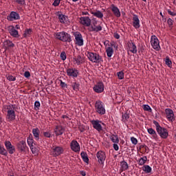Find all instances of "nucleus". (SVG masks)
I'll return each mask as SVG.
<instances>
[{"mask_svg": "<svg viewBox=\"0 0 176 176\" xmlns=\"http://www.w3.org/2000/svg\"><path fill=\"white\" fill-rule=\"evenodd\" d=\"M133 27L135 28L136 30H138L140 27H141V25L140 24V18H138V15L133 14Z\"/></svg>", "mask_w": 176, "mask_h": 176, "instance_id": "nucleus-19", "label": "nucleus"}, {"mask_svg": "<svg viewBox=\"0 0 176 176\" xmlns=\"http://www.w3.org/2000/svg\"><path fill=\"white\" fill-rule=\"evenodd\" d=\"M111 141L113 142V144H118L119 142V136L118 135H111L109 137Z\"/></svg>", "mask_w": 176, "mask_h": 176, "instance_id": "nucleus-29", "label": "nucleus"}, {"mask_svg": "<svg viewBox=\"0 0 176 176\" xmlns=\"http://www.w3.org/2000/svg\"><path fill=\"white\" fill-rule=\"evenodd\" d=\"M65 131V129L61 125H57L54 129V133L57 136L63 135Z\"/></svg>", "mask_w": 176, "mask_h": 176, "instance_id": "nucleus-22", "label": "nucleus"}, {"mask_svg": "<svg viewBox=\"0 0 176 176\" xmlns=\"http://www.w3.org/2000/svg\"><path fill=\"white\" fill-rule=\"evenodd\" d=\"M106 53L107 54V57H112V55L113 54V48L108 47L106 50Z\"/></svg>", "mask_w": 176, "mask_h": 176, "instance_id": "nucleus-36", "label": "nucleus"}, {"mask_svg": "<svg viewBox=\"0 0 176 176\" xmlns=\"http://www.w3.org/2000/svg\"><path fill=\"white\" fill-rule=\"evenodd\" d=\"M6 78L8 79V80H9L10 82H14V80H16V77L13 76L12 75H8L6 76Z\"/></svg>", "mask_w": 176, "mask_h": 176, "instance_id": "nucleus-46", "label": "nucleus"}, {"mask_svg": "<svg viewBox=\"0 0 176 176\" xmlns=\"http://www.w3.org/2000/svg\"><path fill=\"white\" fill-rule=\"evenodd\" d=\"M4 145L10 155H13V153L16 152V148H14V146L12 145V143L10 142L6 141L4 142Z\"/></svg>", "mask_w": 176, "mask_h": 176, "instance_id": "nucleus-12", "label": "nucleus"}, {"mask_svg": "<svg viewBox=\"0 0 176 176\" xmlns=\"http://www.w3.org/2000/svg\"><path fill=\"white\" fill-rule=\"evenodd\" d=\"M8 31L11 36H13V38H19V31L14 28V26L10 25Z\"/></svg>", "mask_w": 176, "mask_h": 176, "instance_id": "nucleus-23", "label": "nucleus"}, {"mask_svg": "<svg viewBox=\"0 0 176 176\" xmlns=\"http://www.w3.org/2000/svg\"><path fill=\"white\" fill-rule=\"evenodd\" d=\"M60 2H61V0H54L53 3L54 6H58L60 5Z\"/></svg>", "mask_w": 176, "mask_h": 176, "instance_id": "nucleus-54", "label": "nucleus"}, {"mask_svg": "<svg viewBox=\"0 0 176 176\" xmlns=\"http://www.w3.org/2000/svg\"><path fill=\"white\" fill-rule=\"evenodd\" d=\"M9 21H14V20H20V14L16 12L12 11L10 15L7 17Z\"/></svg>", "mask_w": 176, "mask_h": 176, "instance_id": "nucleus-17", "label": "nucleus"}, {"mask_svg": "<svg viewBox=\"0 0 176 176\" xmlns=\"http://www.w3.org/2000/svg\"><path fill=\"white\" fill-rule=\"evenodd\" d=\"M97 23H98L97 20L96 19L93 20L92 25H91L92 31L95 32H98V31H102V27H101V25L97 26Z\"/></svg>", "mask_w": 176, "mask_h": 176, "instance_id": "nucleus-21", "label": "nucleus"}, {"mask_svg": "<svg viewBox=\"0 0 176 176\" xmlns=\"http://www.w3.org/2000/svg\"><path fill=\"white\" fill-rule=\"evenodd\" d=\"M129 118H130V116L127 113H124L122 115V120L124 122H127V120H129Z\"/></svg>", "mask_w": 176, "mask_h": 176, "instance_id": "nucleus-47", "label": "nucleus"}, {"mask_svg": "<svg viewBox=\"0 0 176 176\" xmlns=\"http://www.w3.org/2000/svg\"><path fill=\"white\" fill-rule=\"evenodd\" d=\"M142 170H143V171H144V173H146L148 174L149 173H151L152 168H151V166H149V165H146V166H144Z\"/></svg>", "mask_w": 176, "mask_h": 176, "instance_id": "nucleus-40", "label": "nucleus"}, {"mask_svg": "<svg viewBox=\"0 0 176 176\" xmlns=\"http://www.w3.org/2000/svg\"><path fill=\"white\" fill-rule=\"evenodd\" d=\"M95 110L99 115H105V104L101 100H97L95 104Z\"/></svg>", "mask_w": 176, "mask_h": 176, "instance_id": "nucleus-4", "label": "nucleus"}, {"mask_svg": "<svg viewBox=\"0 0 176 176\" xmlns=\"http://www.w3.org/2000/svg\"><path fill=\"white\" fill-rule=\"evenodd\" d=\"M60 57L61 60H63V61H65V60H67V54L65 53V52H61Z\"/></svg>", "mask_w": 176, "mask_h": 176, "instance_id": "nucleus-45", "label": "nucleus"}, {"mask_svg": "<svg viewBox=\"0 0 176 176\" xmlns=\"http://www.w3.org/2000/svg\"><path fill=\"white\" fill-rule=\"evenodd\" d=\"M96 157L100 164H104V162H105V159H107V155H105V152L98 151L96 153Z\"/></svg>", "mask_w": 176, "mask_h": 176, "instance_id": "nucleus-8", "label": "nucleus"}, {"mask_svg": "<svg viewBox=\"0 0 176 176\" xmlns=\"http://www.w3.org/2000/svg\"><path fill=\"white\" fill-rule=\"evenodd\" d=\"M147 160H148V157H146V156H144L143 157H141L138 161L139 166H144L145 163H146Z\"/></svg>", "mask_w": 176, "mask_h": 176, "instance_id": "nucleus-32", "label": "nucleus"}, {"mask_svg": "<svg viewBox=\"0 0 176 176\" xmlns=\"http://www.w3.org/2000/svg\"><path fill=\"white\" fill-rule=\"evenodd\" d=\"M39 133H40L39 129L36 128L32 129V134L36 141H39Z\"/></svg>", "mask_w": 176, "mask_h": 176, "instance_id": "nucleus-28", "label": "nucleus"}, {"mask_svg": "<svg viewBox=\"0 0 176 176\" xmlns=\"http://www.w3.org/2000/svg\"><path fill=\"white\" fill-rule=\"evenodd\" d=\"M83 14H85V15H87V14H89V12H83Z\"/></svg>", "mask_w": 176, "mask_h": 176, "instance_id": "nucleus-62", "label": "nucleus"}, {"mask_svg": "<svg viewBox=\"0 0 176 176\" xmlns=\"http://www.w3.org/2000/svg\"><path fill=\"white\" fill-rule=\"evenodd\" d=\"M70 148L73 152H80V145H79V143L76 140H72L70 142Z\"/></svg>", "mask_w": 176, "mask_h": 176, "instance_id": "nucleus-11", "label": "nucleus"}, {"mask_svg": "<svg viewBox=\"0 0 176 176\" xmlns=\"http://www.w3.org/2000/svg\"><path fill=\"white\" fill-rule=\"evenodd\" d=\"M14 28H15V30H20V25H16Z\"/></svg>", "mask_w": 176, "mask_h": 176, "instance_id": "nucleus-61", "label": "nucleus"}, {"mask_svg": "<svg viewBox=\"0 0 176 176\" xmlns=\"http://www.w3.org/2000/svg\"><path fill=\"white\" fill-rule=\"evenodd\" d=\"M0 155H3V156H8V151L5 149L3 146H0Z\"/></svg>", "mask_w": 176, "mask_h": 176, "instance_id": "nucleus-39", "label": "nucleus"}, {"mask_svg": "<svg viewBox=\"0 0 176 176\" xmlns=\"http://www.w3.org/2000/svg\"><path fill=\"white\" fill-rule=\"evenodd\" d=\"M44 137H46V138H52V131H47L46 132H43Z\"/></svg>", "mask_w": 176, "mask_h": 176, "instance_id": "nucleus-43", "label": "nucleus"}, {"mask_svg": "<svg viewBox=\"0 0 176 176\" xmlns=\"http://www.w3.org/2000/svg\"><path fill=\"white\" fill-rule=\"evenodd\" d=\"M2 123V118L0 117V124Z\"/></svg>", "mask_w": 176, "mask_h": 176, "instance_id": "nucleus-63", "label": "nucleus"}, {"mask_svg": "<svg viewBox=\"0 0 176 176\" xmlns=\"http://www.w3.org/2000/svg\"><path fill=\"white\" fill-rule=\"evenodd\" d=\"M80 155L83 162H85V163H89V157L87 156V153L82 151Z\"/></svg>", "mask_w": 176, "mask_h": 176, "instance_id": "nucleus-34", "label": "nucleus"}, {"mask_svg": "<svg viewBox=\"0 0 176 176\" xmlns=\"http://www.w3.org/2000/svg\"><path fill=\"white\" fill-rule=\"evenodd\" d=\"M39 107H41V102H39V101H36L34 102V108H35V109H39Z\"/></svg>", "mask_w": 176, "mask_h": 176, "instance_id": "nucleus-53", "label": "nucleus"}, {"mask_svg": "<svg viewBox=\"0 0 176 176\" xmlns=\"http://www.w3.org/2000/svg\"><path fill=\"white\" fill-rule=\"evenodd\" d=\"M27 142L30 148L35 145V142H34V139H32V138L31 137L28 138Z\"/></svg>", "mask_w": 176, "mask_h": 176, "instance_id": "nucleus-38", "label": "nucleus"}, {"mask_svg": "<svg viewBox=\"0 0 176 176\" xmlns=\"http://www.w3.org/2000/svg\"><path fill=\"white\" fill-rule=\"evenodd\" d=\"M58 20L62 24H67L69 21L68 16L63 14H58Z\"/></svg>", "mask_w": 176, "mask_h": 176, "instance_id": "nucleus-27", "label": "nucleus"}, {"mask_svg": "<svg viewBox=\"0 0 176 176\" xmlns=\"http://www.w3.org/2000/svg\"><path fill=\"white\" fill-rule=\"evenodd\" d=\"M76 45L77 46H83V37L82 36V34L79 32H76L74 33Z\"/></svg>", "mask_w": 176, "mask_h": 176, "instance_id": "nucleus-6", "label": "nucleus"}, {"mask_svg": "<svg viewBox=\"0 0 176 176\" xmlns=\"http://www.w3.org/2000/svg\"><path fill=\"white\" fill-rule=\"evenodd\" d=\"M3 111L7 113L6 119L8 122H13L16 119V112H14V105L10 104L3 107Z\"/></svg>", "mask_w": 176, "mask_h": 176, "instance_id": "nucleus-1", "label": "nucleus"}, {"mask_svg": "<svg viewBox=\"0 0 176 176\" xmlns=\"http://www.w3.org/2000/svg\"><path fill=\"white\" fill-rule=\"evenodd\" d=\"M80 173V175L82 176H86V172L84 170H81Z\"/></svg>", "mask_w": 176, "mask_h": 176, "instance_id": "nucleus-60", "label": "nucleus"}, {"mask_svg": "<svg viewBox=\"0 0 176 176\" xmlns=\"http://www.w3.org/2000/svg\"><path fill=\"white\" fill-rule=\"evenodd\" d=\"M157 132L158 133L161 138H164V140H166V138L168 137V131L166 128L161 127L157 130Z\"/></svg>", "mask_w": 176, "mask_h": 176, "instance_id": "nucleus-15", "label": "nucleus"}, {"mask_svg": "<svg viewBox=\"0 0 176 176\" xmlns=\"http://www.w3.org/2000/svg\"><path fill=\"white\" fill-rule=\"evenodd\" d=\"M31 34H32V29H26L24 31L23 36V38H30V36H31Z\"/></svg>", "mask_w": 176, "mask_h": 176, "instance_id": "nucleus-30", "label": "nucleus"}, {"mask_svg": "<svg viewBox=\"0 0 176 176\" xmlns=\"http://www.w3.org/2000/svg\"><path fill=\"white\" fill-rule=\"evenodd\" d=\"M165 113L166 115V119L168 122H174L175 117L174 116V111L171 109H166Z\"/></svg>", "mask_w": 176, "mask_h": 176, "instance_id": "nucleus-9", "label": "nucleus"}, {"mask_svg": "<svg viewBox=\"0 0 176 176\" xmlns=\"http://www.w3.org/2000/svg\"><path fill=\"white\" fill-rule=\"evenodd\" d=\"M93 89L95 93H102V91H104V83H102V82H99L94 86Z\"/></svg>", "mask_w": 176, "mask_h": 176, "instance_id": "nucleus-16", "label": "nucleus"}, {"mask_svg": "<svg viewBox=\"0 0 176 176\" xmlns=\"http://www.w3.org/2000/svg\"><path fill=\"white\" fill-rule=\"evenodd\" d=\"M87 57L89 61H91V63H95V64L101 63V61H102V58L97 53L87 52Z\"/></svg>", "mask_w": 176, "mask_h": 176, "instance_id": "nucleus-3", "label": "nucleus"}, {"mask_svg": "<svg viewBox=\"0 0 176 176\" xmlns=\"http://www.w3.org/2000/svg\"><path fill=\"white\" fill-rule=\"evenodd\" d=\"M165 64L169 67V68H171V65H173V62H171V60H170V58L166 57L165 59Z\"/></svg>", "mask_w": 176, "mask_h": 176, "instance_id": "nucleus-42", "label": "nucleus"}, {"mask_svg": "<svg viewBox=\"0 0 176 176\" xmlns=\"http://www.w3.org/2000/svg\"><path fill=\"white\" fill-rule=\"evenodd\" d=\"M131 141L133 145H137V144H138V140L134 137L131 138Z\"/></svg>", "mask_w": 176, "mask_h": 176, "instance_id": "nucleus-50", "label": "nucleus"}, {"mask_svg": "<svg viewBox=\"0 0 176 176\" xmlns=\"http://www.w3.org/2000/svg\"><path fill=\"white\" fill-rule=\"evenodd\" d=\"M167 23L170 28L173 27V24L174 23V21L171 19V18L168 19Z\"/></svg>", "mask_w": 176, "mask_h": 176, "instance_id": "nucleus-51", "label": "nucleus"}, {"mask_svg": "<svg viewBox=\"0 0 176 176\" xmlns=\"http://www.w3.org/2000/svg\"><path fill=\"white\" fill-rule=\"evenodd\" d=\"M113 36L116 38V39H119L120 38V35H119L118 33H114Z\"/></svg>", "mask_w": 176, "mask_h": 176, "instance_id": "nucleus-59", "label": "nucleus"}, {"mask_svg": "<svg viewBox=\"0 0 176 176\" xmlns=\"http://www.w3.org/2000/svg\"><path fill=\"white\" fill-rule=\"evenodd\" d=\"M79 86H80V85L77 82H72V87L76 91H78V90H79Z\"/></svg>", "mask_w": 176, "mask_h": 176, "instance_id": "nucleus-41", "label": "nucleus"}, {"mask_svg": "<svg viewBox=\"0 0 176 176\" xmlns=\"http://www.w3.org/2000/svg\"><path fill=\"white\" fill-rule=\"evenodd\" d=\"M79 0H72L73 2H78Z\"/></svg>", "mask_w": 176, "mask_h": 176, "instance_id": "nucleus-64", "label": "nucleus"}, {"mask_svg": "<svg viewBox=\"0 0 176 176\" xmlns=\"http://www.w3.org/2000/svg\"><path fill=\"white\" fill-rule=\"evenodd\" d=\"M30 148L33 155H38V153L39 152V149L38 148H36V146H35V145L32 146L31 147H30Z\"/></svg>", "mask_w": 176, "mask_h": 176, "instance_id": "nucleus-37", "label": "nucleus"}, {"mask_svg": "<svg viewBox=\"0 0 176 176\" xmlns=\"http://www.w3.org/2000/svg\"><path fill=\"white\" fill-rule=\"evenodd\" d=\"M143 109L144 111H147V112H151L152 111V109L151 108V107L148 104H144L143 105Z\"/></svg>", "mask_w": 176, "mask_h": 176, "instance_id": "nucleus-44", "label": "nucleus"}, {"mask_svg": "<svg viewBox=\"0 0 176 176\" xmlns=\"http://www.w3.org/2000/svg\"><path fill=\"white\" fill-rule=\"evenodd\" d=\"M167 12L170 16H176V12H172L170 10H167Z\"/></svg>", "mask_w": 176, "mask_h": 176, "instance_id": "nucleus-57", "label": "nucleus"}, {"mask_svg": "<svg viewBox=\"0 0 176 176\" xmlns=\"http://www.w3.org/2000/svg\"><path fill=\"white\" fill-rule=\"evenodd\" d=\"M91 124L93 125L94 129H95V130H97V131H98L100 133V131H102V126L101 124H102L104 126V123L98 120H92L91 121Z\"/></svg>", "mask_w": 176, "mask_h": 176, "instance_id": "nucleus-7", "label": "nucleus"}, {"mask_svg": "<svg viewBox=\"0 0 176 176\" xmlns=\"http://www.w3.org/2000/svg\"><path fill=\"white\" fill-rule=\"evenodd\" d=\"M120 167L122 171H126L129 168V164L126 161H122L120 162Z\"/></svg>", "mask_w": 176, "mask_h": 176, "instance_id": "nucleus-33", "label": "nucleus"}, {"mask_svg": "<svg viewBox=\"0 0 176 176\" xmlns=\"http://www.w3.org/2000/svg\"><path fill=\"white\" fill-rule=\"evenodd\" d=\"M147 131H148V134L152 135V137H153L154 138H156V137H157V134L156 133V131L154 130L153 129L149 128V129H147Z\"/></svg>", "mask_w": 176, "mask_h": 176, "instance_id": "nucleus-35", "label": "nucleus"}, {"mask_svg": "<svg viewBox=\"0 0 176 176\" xmlns=\"http://www.w3.org/2000/svg\"><path fill=\"white\" fill-rule=\"evenodd\" d=\"M118 75V78L120 80H122L124 78V73H123V72H119L117 73Z\"/></svg>", "mask_w": 176, "mask_h": 176, "instance_id": "nucleus-48", "label": "nucleus"}, {"mask_svg": "<svg viewBox=\"0 0 176 176\" xmlns=\"http://www.w3.org/2000/svg\"><path fill=\"white\" fill-rule=\"evenodd\" d=\"M17 146L18 149H19L21 152H25V149L27 148V143H25V141L22 140L19 142Z\"/></svg>", "mask_w": 176, "mask_h": 176, "instance_id": "nucleus-25", "label": "nucleus"}, {"mask_svg": "<svg viewBox=\"0 0 176 176\" xmlns=\"http://www.w3.org/2000/svg\"><path fill=\"white\" fill-rule=\"evenodd\" d=\"M111 12H113L116 17H120V10H119V8L113 4L111 5Z\"/></svg>", "mask_w": 176, "mask_h": 176, "instance_id": "nucleus-26", "label": "nucleus"}, {"mask_svg": "<svg viewBox=\"0 0 176 176\" xmlns=\"http://www.w3.org/2000/svg\"><path fill=\"white\" fill-rule=\"evenodd\" d=\"M153 124H155L157 131L159 130L160 129H161V127H162V126H160V124H159V122H157V121L154 120Z\"/></svg>", "mask_w": 176, "mask_h": 176, "instance_id": "nucleus-52", "label": "nucleus"}, {"mask_svg": "<svg viewBox=\"0 0 176 176\" xmlns=\"http://www.w3.org/2000/svg\"><path fill=\"white\" fill-rule=\"evenodd\" d=\"M113 147L115 151H119V146L118 145V143H114L113 144Z\"/></svg>", "mask_w": 176, "mask_h": 176, "instance_id": "nucleus-56", "label": "nucleus"}, {"mask_svg": "<svg viewBox=\"0 0 176 176\" xmlns=\"http://www.w3.org/2000/svg\"><path fill=\"white\" fill-rule=\"evenodd\" d=\"M54 36L56 39H58L62 42H71L72 41L71 39V34L65 32H56L54 34Z\"/></svg>", "mask_w": 176, "mask_h": 176, "instance_id": "nucleus-2", "label": "nucleus"}, {"mask_svg": "<svg viewBox=\"0 0 176 176\" xmlns=\"http://www.w3.org/2000/svg\"><path fill=\"white\" fill-rule=\"evenodd\" d=\"M73 63L74 65H80L85 63V58L78 55L73 58Z\"/></svg>", "mask_w": 176, "mask_h": 176, "instance_id": "nucleus-20", "label": "nucleus"}, {"mask_svg": "<svg viewBox=\"0 0 176 176\" xmlns=\"http://www.w3.org/2000/svg\"><path fill=\"white\" fill-rule=\"evenodd\" d=\"M67 74L68 76H71L72 78H78L79 71L75 68H69L67 69Z\"/></svg>", "mask_w": 176, "mask_h": 176, "instance_id": "nucleus-14", "label": "nucleus"}, {"mask_svg": "<svg viewBox=\"0 0 176 176\" xmlns=\"http://www.w3.org/2000/svg\"><path fill=\"white\" fill-rule=\"evenodd\" d=\"M60 87H62V89H67L68 87L67 85V83H65V82H63V80H60Z\"/></svg>", "mask_w": 176, "mask_h": 176, "instance_id": "nucleus-49", "label": "nucleus"}, {"mask_svg": "<svg viewBox=\"0 0 176 176\" xmlns=\"http://www.w3.org/2000/svg\"><path fill=\"white\" fill-rule=\"evenodd\" d=\"M80 23L85 27H90L91 25V19L89 16H82L80 18Z\"/></svg>", "mask_w": 176, "mask_h": 176, "instance_id": "nucleus-13", "label": "nucleus"}, {"mask_svg": "<svg viewBox=\"0 0 176 176\" xmlns=\"http://www.w3.org/2000/svg\"><path fill=\"white\" fill-rule=\"evenodd\" d=\"M91 13L95 16V17H98V19H102L104 17V14H102L101 11L91 12Z\"/></svg>", "mask_w": 176, "mask_h": 176, "instance_id": "nucleus-31", "label": "nucleus"}, {"mask_svg": "<svg viewBox=\"0 0 176 176\" xmlns=\"http://www.w3.org/2000/svg\"><path fill=\"white\" fill-rule=\"evenodd\" d=\"M16 3L19 5H24L25 3V0H15Z\"/></svg>", "mask_w": 176, "mask_h": 176, "instance_id": "nucleus-55", "label": "nucleus"}, {"mask_svg": "<svg viewBox=\"0 0 176 176\" xmlns=\"http://www.w3.org/2000/svg\"><path fill=\"white\" fill-rule=\"evenodd\" d=\"M64 153V148L62 146H56L52 149V156L54 157H57V156H60V155H63Z\"/></svg>", "mask_w": 176, "mask_h": 176, "instance_id": "nucleus-10", "label": "nucleus"}, {"mask_svg": "<svg viewBox=\"0 0 176 176\" xmlns=\"http://www.w3.org/2000/svg\"><path fill=\"white\" fill-rule=\"evenodd\" d=\"M24 76L25 78H30V76H31V74H30V72H25L24 73Z\"/></svg>", "mask_w": 176, "mask_h": 176, "instance_id": "nucleus-58", "label": "nucleus"}, {"mask_svg": "<svg viewBox=\"0 0 176 176\" xmlns=\"http://www.w3.org/2000/svg\"><path fill=\"white\" fill-rule=\"evenodd\" d=\"M151 45L155 50H160V43L159 42V38L155 35L151 36Z\"/></svg>", "mask_w": 176, "mask_h": 176, "instance_id": "nucleus-5", "label": "nucleus"}, {"mask_svg": "<svg viewBox=\"0 0 176 176\" xmlns=\"http://www.w3.org/2000/svg\"><path fill=\"white\" fill-rule=\"evenodd\" d=\"M128 52H131L133 54H137V45L133 41L128 43Z\"/></svg>", "mask_w": 176, "mask_h": 176, "instance_id": "nucleus-18", "label": "nucleus"}, {"mask_svg": "<svg viewBox=\"0 0 176 176\" xmlns=\"http://www.w3.org/2000/svg\"><path fill=\"white\" fill-rule=\"evenodd\" d=\"M3 47L6 51L9 50V49H11V47H14V44L13 42L10 41V40H6L3 43Z\"/></svg>", "mask_w": 176, "mask_h": 176, "instance_id": "nucleus-24", "label": "nucleus"}]
</instances>
